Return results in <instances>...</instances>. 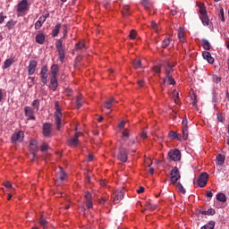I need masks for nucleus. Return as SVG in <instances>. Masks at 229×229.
Segmentation results:
<instances>
[{
  "label": "nucleus",
  "instance_id": "nucleus-48",
  "mask_svg": "<svg viewBox=\"0 0 229 229\" xmlns=\"http://www.w3.org/2000/svg\"><path fill=\"white\" fill-rule=\"evenodd\" d=\"M150 26H151L152 30H154V31H156V33H158V25L157 24V22L152 21L150 22Z\"/></svg>",
  "mask_w": 229,
  "mask_h": 229
},
{
  "label": "nucleus",
  "instance_id": "nucleus-64",
  "mask_svg": "<svg viewBox=\"0 0 229 229\" xmlns=\"http://www.w3.org/2000/svg\"><path fill=\"white\" fill-rule=\"evenodd\" d=\"M199 12H200V15H207V10L200 9Z\"/></svg>",
  "mask_w": 229,
  "mask_h": 229
},
{
  "label": "nucleus",
  "instance_id": "nucleus-41",
  "mask_svg": "<svg viewBox=\"0 0 229 229\" xmlns=\"http://www.w3.org/2000/svg\"><path fill=\"white\" fill-rule=\"evenodd\" d=\"M168 137L170 139H172L173 140H174V139H178L179 135L174 131H170L169 133H168Z\"/></svg>",
  "mask_w": 229,
  "mask_h": 229
},
{
  "label": "nucleus",
  "instance_id": "nucleus-5",
  "mask_svg": "<svg viewBox=\"0 0 229 229\" xmlns=\"http://www.w3.org/2000/svg\"><path fill=\"white\" fill-rule=\"evenodd\" d=\"M123 198H124V191L116 190L113 192L112 199L114 205H117V203H121V200L123 199Z\"/></svg>",
  "mask_w": 229,
  "mask_h": 229
},
{
  "label": "nucleus",
  "instance_id": "nucleus-54",
  "mask_svg": "<svg viewBox=\"0 0 229 229\" xmlns=\"http://www.w3.org/2000/svg\"><path fill=\"white\" fill-rule=\"evenodd\" d=\"M5 19H6V16H4L3 13H0V24H3Z\"/></svg>",
  "mask_w": 229,
  "mask_h": 229
},
{
  "label": "nucleus",
  "instance_id": "nucleus-30",
  "mask_svg": "<svg viewBox=\"0 0 229 229\" xmlns=\"http://www.w3.org/2000/svg\"><path fill=\"white\" fill-rule=\"evenodd\" d=\"M15 24H17L16 21L10 20L9 21L6 22L5 28H7V30H13L15 28Z\"/></svg>",
  "mask_w": 229,
  "mask_h": 229
},
{
  "label": "nucleus",
  "instance_id": "nucleus-21",
  "mask_svg": "<svg viewBox=\"0 0 229 229\" xmlns=\"http://www.w3.org/2000/svg\"><path fill=\"white\" fill-rule=\"evenodd\" d=\"M30 148L31 151H33V157H37V151H38V146H37V140H30Z\"/></svg>",
  "mask_w": 229,
  "mask_h": 229
},
{
  "label": "nucleus",
  "instance_id": "nucleus-16",
  "mask_svg": "<svg viewBox=\"0 0 229 229\" xmlns=\"http://www.w3.org/2000/svg\"><path fill=\"white\" fill-rule=\"evenodd\" d=\"M58 180L61 182H65V180H67V174L61 166H59V171L56 173V182H58Z\"/></svg>",
  "mask_w": 229,
  "mask_h": 229
},
{
  "label": "nucleus",
  "instance_id": "nucleus-1",
  "mask_svg": "<svg viewBox=\"0 0 229 229\" xmlns=\"http://www.w3.org/2000/svg\"><path fill=\"white\" fill-rule=\"evenodd\" d=\"M55 112L54 114L55 123L56 126L57 131L62 130V123H64V114H62V108L60 107V102H55Z\"/></svg>",
  "mask_w": 229,
  "mask_h": 229
},
{
  "label": "nucleus",
  "instance_id": "nucleus-34",
  "mask_svg": "<svg viewBox=\"0 0 229 229\" xmlns=\"http://www.w3.org/2000/svg\"><path fill=\"white\" fill-rule=\"evenodd\" d=\"M201 214L203 216H215L216 215V209L214 208H209L207 211H202Z\"/></svg>",
  "mask_w": 229,
  "mask_h": 229
},
{
  "label": "nucleus",
  "instance_id": "nucleus-19",
  "mask_svg": "<svg viewBox=\"0 0 229 229\" xmlns=\"http://www.w3.org/2000/svg\"><path fill=\"white\" fill-rule=\"evenodd\" d=\"M202 56L204 60H207L208 64H214L215 60L214 57H212V55L208 51L202 52Z\"/></svg>",
  "mask_w": 229,
  "mask_h": 229
},
{
  "label": "nucleus",
  "instance_id": "nucleus-27",
  "mask_svg": "<svg viewBox=\"0 0 229 229\" xmlns=\"http://www.w3.org/2000/svg\"><path fill=\"white\" fill-rule=\"evenodd\" d=\"M61 28H62V24L57 23L52 30V37H58Z\"/></svg>",
  "mask_w": 229,
  "mask_h": 229
},
{
  "label": "nucleus",
  "instance_id": "nucleus-40",
  "mask_svg": "<svg viewBox=\"0 0 229 229\" xmlns=\"http://www.w3.org/2000/svg\"><path fill=\"white\" fill-rule=\"evenodd\" d=\"M189 139V128H182V140H187Z\"/></svg>",
  "mask_w": 229,
  "mask_h": 229
},
{
  "label": "nucleus",
  "instance_id": "nucleus-63",
  "mask_svg": "<svg viewBox=\"0 0 229 229\" xmlns=\"http://www.w3.org/2000/svg\"><path fill=\"white\" fill-rule=\"evenodd\" d=\"M212 196H214V193H212V191H207V198H212Z\"/></svg>",
  "mask_w": 229,
  "mask_h": 229
},
{
  "label": "nucleus",
  "instance_id": "nucleus-22",
  "mask_svg": "<svg viewBox=\"0 0 229 229\" xmlns=\"http://www.w3.org/2000/svg\"><path fill=\"white\" fill-rule=\"evenodd\" d=\"M46 21V16H40L38 20L35 23V30H40L42 28V25Z\"/></svg>",
  "mask_w": 229,
  "mask_h": 229
},
{
  "label": "nucleus",
  "instance_id": "nucleus-56",
  "mask_svg": "<svg viewBox=\"0 0 229 229\" xmlns=\"http://www.w3.org/2000/svg\"><path fill=\"white\" fill-rule=\"evenodd\" d=\"M191 105L194 108L198 107V100H196V98H194L191 102Z\"/></svg>",
  "mask_w": 229,
  "mask_h": 229
},
{
  "label": "nucleus",
  "instance_id": "nucleus-24",
  "mask_svg": "<svg viewBox=\"0 0 229 229\" xmlns=\"http://www.w3.org/2000/svg\"><path fill=\"white\" fill-rule=\"evenodd\" d=\"M15 64V59L13 58H8L4 62L3 69H8L11 65H13Z\"/></svg>",
  "mask_w": 229,
  "mask_h": 229
},
{
  "label": "nucleus",
  "instance_id": "nucleus-39",
  "mask_svg": "<svg viewBox=\"0 0 229 229\" xmlns=\"http://www.w3.org/2000/svg\"><path fill=\"white\" fill-rule=\"evenodd\" d=\"M176 187L181 194H185L186 191L185 188H183V184H182V182H176Z\"/></svg>",
  "mask_w": 229,
  "mask_h": 229
},
{
  "label": "nucleus",
  "instance_id": "nucleus-62",
  "mask_svg": "<svg viewBox=\"0 0 229 229\" xmlns=\"http://www.w3.org/2000/svg\"><path fill=\"white\" fill-rule=\"evenodd\" d=\"M101 187H106V180L100 181Z\"/></svg>",
  "mask_w": 229,
  "mask_h": 229
},
{
  "label": "nucleus",
  "instance_id": "nucleus-42",
  "mask_svg": "<svg viewBox=\"0 0 229 229\" xmlns=\"http://www.w3.org/2000/svg\"><path fill=\"white\" fill-rule=\"evenodd\" d=\"M141 4L146 10H149V8H151V4L149 3V0H141Z\"/></svg>",
  "mask_w": 229,
  "mask_h": 229
},
{
  "label": "nucleus",
  "instance_id": "nucleus-55",
  "mask_svg": "<svg viewBox=\"0 0 229 229\" xmlns=\"http://www.w3.org/2000/svg\"><path fill=\"white\" fill-rule=\"evenodd\" d=\"M182 128H189L187 118L182 120Z\"/></svg>",
  "mask_w": 229,
  "mask_h": 229
},
{
  "label": "nucleus",
  "instance_id": "nucleus-13",
  "mask_svg": "<svg viewBox=\"0 0 229 229\" xmlns=\"http://www.w3.org/2000/svg\"><path fill=\"white\" fill-rule=\"evenodd\" d=\"M81 135V132H76L72 138L69 140V146L71 148H78L80 145V136Z\"/></svg>",
  "mask_w": 229,
  "mask_h": 229
},
{
  "label": "nucleus",
  "instance_id": "nucleus-59",
  "mask_svg": "<svg viewBox=\"0 0 229 229\" xmlns=\"http://www.w3.org/2000/svg\"><path fill=\"white\" fill-rule=\"evenodd\" d=\"M100 205H105V203H106V198L102 197L99 200Z\"/></svg>",
  "mask_w": 229,
  "mask_h": 229
},
{
  "label": "nucleus",
  "instance_id": "nucleus-26",
  "mask_svg": "<svg viewBox=\"0 0 229 229\" xmlns=\"http://www.w3.org/2000/svg\"><path fill=\"white\" fill-rule=\"evenodd\" d=\"M128 139H130V131L128 129H125L123 132H122V141L123 146H124V142H126V140H128Z\"/></svg>",
  "mask_w": 229,
  "mask_h": 229
},
{
  "label": "nucleus",
  "instance_id": "nucleus-8",
  "mask_svg": "<svg viewBox=\"0 0 229 229\" xmlns=\"http://www.w3.org/2000/svg\"><path fill=\"white\" fill-rule=\"evenodd\" d=\"M168 157L170 160H173L174 162H178V160H182V152H180L178 149H171L168 152Z\"/></svg>",
  "mask_w": 229,
  "mask_h": 229
},
{
  "label": "nucleus",
  "instance_id": "nucleus-57",
  "mask_svg": "<svg viewBox=\"0 0 229 229\" xmlns=\"http://www.w3.org/2000/svg\"><path fill=\"white\" fill-rule=\"evenodd\" d=\"M145 189L144 187L140 186L138 190H137V193L138 194H142V192H144Z\"/></svg>",
  "mask_w": 229,
  "mask_h": 229
},
{
  "label": "nucleus",
  "instance_id": "nucleus-12",
  "mask_svg": "<svg viewBox=\"0 0 229 229\" xmlns=\"http://www.w3.org/2000/svg\"><path fill=\"white\" fill-rule=\"evenodd\" d=\"M208 183V174L202 173L198 179L199 187H205Z\"/></svg>",
  "mask_w": 229,
  "mask_h": 229
},
{
  "label": "nucleus",
  "instance_id": "nucleus-33",
  "mask_svg": "<svg viewBox=\"0 0 229 229\" xmlns=\"http://www.w3.org/2000/svg\"><path fill=\"white\" fill-rule=\"evenodd\" d=\"M172 40H173V38H171V37L164 39L162 42V47H164V49H165V47H168L169 44H171Z\"/></svg>",
  "mask_w": 229,
  "mask_h": 229
},
{
  "label": "nucleus",
  "instance_id": "nucleus-4",
  "mask_svg": "<svg viewBox=\"0 0 229 229\" xmlns=\"http://www.w3.org/2000/svg\"><path fill=\"white\" fill-rule=\"evenodd\" d=\"M173 65L166 64L165 66V74L168 80V85H175L176 81H174V78H173V72H174V69H173Z\"/></svg>",
  "mask_w": 229,
  "mask_h": 229
},
{
  "label": "nucleus",
  "instance_id": "nucleus-47",
  "mask_svg": "<svg viewBox=\"0 0 229 229\" xmlns=\"http://www.w3.org/2000/svg\"><path fill=\"white\" fill-rule=\"evenodd\" d=\"M123 14L125 17H128V15H130V6L125 5V6L123 7Z\"/></svg>",
  "mask_w": 229,
  "mask_h": 229
},
{
  "label": "nucleus",
  "instance_id": "nucleus-32",
  "mask_svg": "<svg viewBox=\"0 0 229 229\" xmlns=\"http://www.w3.org/2000/svg\"><path fill=\"white\" fill-rule=\"evenodd\" d=\"M200 21L204 26H208L210 21L208 20V15H200Z\"/></svg>",
  "mask_w": 229,
  "mask_h": 229
},
{
  "label": "nucleus",
  "instance_id": "nucleus-45",
  "mask_svg": "<svg viewBox=\"0 0 229 229\" xmlns=\"http://www.w3.org/2000/svg\"><path fill=\"white\" fill-rule=\"evenodd\" d=\"M147 210H155L157 208V207L153 204H151V202H146L145 205Z\"/></svg>",
  "mask_w": 229,
  "mask_h": 229
},
{
  "label": "nucleus",
  "instance_id": "nucleus-31",
  "mask_svg": "<svg viewBox=\"0 0 229 229\" xmlns=\"http://www.w3.org/2000/svg\"><path fill=\"white\" fill-rule=\"evenodd\" d=\"M216 226V222L209 221L205 225L201 226L200 229H213Z\"/></svg>",
  "mask_w": 229,
  "mask_h": 229
},
{
  "label": "nucleus",
  "instance_id": "nucleus-23",
  "mask_svg": "<svg viewBox=\"0 0 229 229\" xmlns=\"http://www.w3.org/2000/svg\"><path fill=\"white\" fill-rule=\"evenodd\" d=\"M113 105H115V98H114L107 99L104 104V107L110 110Z\"/></svg>",
  "mask_w": 229,
  "mask_h": 229
},
{
  "label": "nucleus",
  "instance_id": "nucleus-2",
  "mask_svg": "<svg viewBox=\"0 0 229 229\" xmlns=\"http://www.w3.org/2000/svg\"><path fill=\"white\" fill-rule=\"evenodd\" d=\"M55 47L58 53V60L61 64H64V61L65 60V47L64 46L62 39L56 41Z\"/></svg>",
  "mask_w": 229,
  "mask_h": 229
},
{
  "label": "nucleus",
  "instance_id": "nucleus-36",
  "mask_svg": "<svg viewBox=\"0 0 229 229\" xmlns=\"http://www.w3.org/2000/svg\"><path fill=\"white\" fill-rule=\"evenodd\" d=\"M83 47H85V41H83V40L79 41V42L75 45V49H76V51H80V50L83 49Z\"/></svg>",
  "mask_w": 229,
  "mask_h": 229
},
{
  "label": "nucleus",
  "instance_id": "nucleus-10",
  "mask_svg": "<svg viewBox=\"0 0 229 229\" xmlns=\"http://www.w3.org/2000/svg\"><path fill=\"white\" fill-rule=\"evenodd\" d=\"M42 134L47 138L51 137V135H53V124L49 123H44Z\"/></svg>",
  "mask_w": 229,
  "mask_h": 229
},
{
  "label": "nucleus",
  "instance_id": "nucleus-29",
  "mask_svg": "<svg viewBox=\"0 0 229 229\" xmlns=\"http://www.w3.org/2000/svg\"><path fill=\"white\" fill-rule=\"evenodd\" d=\"M59 71H60V67H58V64H53L51 66L52 76H55V78H56Z\"/></svg>",
  "mask_w": 229,
  "mask_h": 229
},
{
  "label": "nucleus",
  "instance_id": "nucleus-61",
  "mask_svg": "<svg viewBox=\"0 0 229 229\" xmlns=\"http://www.w3.org/2000/svg\"><path fill=\"white\" fill-rule=\"evenodd\" d=\"M139 87H143L145 85L144 80L138 81Z\"/></svg>",
  "mask_w": 229,
  "mask_h": 229
},
{
  "label": "nucleus",
  "instance_id": "nucleus-58",
  "mask_svg": "<svg viewBox=\"0 0 229 229\" xmlns=\"http://www.w3.org/2000/svg\"><path fill=\"white\" fill-rule=\"evenodd\" d=\"M126 123L124 121L121 122L118 125V128H120V130H123V128H124Z\"/></svg>",
  "mask_w": 229,
  "mask_h": 229
},
{
  "label": "nucleus",
  "instance_id": "nucleus-3",
  "mask_svg": "<svg viewBox=\"0 0 229 229\" xmlns=\"http://www.w3.org/2000/svg\"><path fill=\"white\" fill-rule=\"evenodd\" d=\"M117 159L123 163L128 161V150L124 148V143L123 142L120 143Z\"/></svg>",
  "mask_w": 229,
  "mask_h": 229
},
{
  "label": "nucleus",
  "instance_id": "nucleus-17",
  "mask_svg": "<svg viewBox=\"0 0 229 229\" xmlns=\"http://www.w3.org/2000/svg\"><path fill=\"white\" fill-rule=\"evenodd\" d=\"M84 198L87 208H92V207H94V204L92 203V194L87 191Z\"/></svg>",
  "mask_w": 229,
  "mask_h": 229
},
{
  "label": "nucleus",
  "instance_id": "nucleus-38",
  "mask_svg": "<svg viewBox=\"0 0 229 229\" xmlns=\"http://www.w3.org/2000/svg\"><path fill=\"white\" fill-rule=\"evenodd\" d=\"M202 47L206 51H210V42H208L207 39H202Z\"/></svg>",
  "mask_w": 229,
  "mask_h": 229
},
{
  "label": "nucleus",
  "instance_id": "nucleus-15",
  "mask_svg": "<svg viewBox=\"0 0 229 229\" xmlns=\"http://www.w3.org/2000/svg\"><path fill=\"white\" fill-rule=\"evenodd\" d=\"M39 74H40L42 84L46 85V83H47V65H43L41 67V71Z\"/></svg>",
  "mask_w": 229,
  "mask_h": 229
},
{
  "label": "nucleus",
  "instance_id": "nucleus-20",
  "mask_svg": "<svg viewBox=\"0 0 229 229\" xmlns=\"http://www.w3.org/2000/svg\"><path fill=\"white\" fill-rule=\"evenodd\" d=\"M57 88H58V80L56 79V76H52L50 79L49 89H51V90H56Z\"/></svg>",
  "mask_w": 229,
  "mask_h": 229
},
{
  "label": "nucleus",
  "instance_id": "nucleus-7",
  "mask_svg": "<svg viewBox=\"0 0 229 229\" xmlns=\"http://www.w3.org/2000/svg\"><path fill=\"white\" fill-rule=\"evenodd\" d=\"M30 10V4L28 0H21L17 4V13H26Z\"/></svg>",
  "mask_w": 229,
  "mask_h": 229
},
{
  "label": "nucleus",
  "instance_id": "nucleus-11",
  "mask_svg": "<svg viewBox=\"0 0 229 229\" xmlns=\"http://www.w3.org/2000/svg\"><path fill=\"white\" fill-rule=\"evenodd\" d=\"M24 114H25V117H27V121H35V110H33V108H31V106H25L24 107Z\"/></svg>",
  "mask_w": 229,
  "mask_h": 229
},
{
  "label": "nucleus",
  "instance_id": "nucleus-37",
  "mask_svg": "<svg viewBox=\"0 0 229 229\" xmlns=\"http://www.w3.org/2000/svg\"><path fill=\"white\" fill-rule=\"evenodd\" d=\"M132 64H133L134 69H140L142 67V63L139 59H135L132 62Z\"/></svg>",
  "mask_w": 229,
  "mask_h": 229
},
{
  "label": "nucleus",
  "instance_id": "nucleus-53",
  "mask_svg": "<svg viewBox=\"0 0 229 229\" xmlns=\"http://www.w3.org/2000/svg\"><path fill=\"white\" fill-rule=\"evenodd\" d=\"M173 96H174V99H180V93H178V91H176V89L173 90Z\"/></svg>",
  "mask_w": 229,
  "mask_h": 229
},
{
  "label": "nucleus",
  "instance_id": "nucleus-6",
  "mask_svg": "<svg viewBox=\"0 0 229 229\" xmlns=\"http://www.w3.org/2000/svg\"><path fill=\"white\" fill-rule=\"evenodd\" d=\"M170 176H171V183L174 185L175 183L178 182V180L182 178V175L180 174V170L178 169V167L174 166L172 169L170 173Z\"/></svg>",
  "mask_w": 229,
  "mask_h": 229
},
{
  "label": "nucleus",
  "instance_id": "nucleus-28",
  "mask_svg": "<svg viewBox=\"0 0 229 229\" xmlns=\"http://www.w3.org/2000/svg\"><path fill=\"white\" fill-rule=\"evenodd\" d=\"M177 35L181 42H185V38H183L185 37V31H183V29L179 28Z\"/></svg>",
  "mask_w": 229,
  "mask_h": 229
},
{
  "label": "nucleus",
  "instance_id": "nucleus-49",
  "mask_svg": "<svg viewBox=\"0 0 229 229\" xmlns=\"http://www.w3.org/2000/svg\"><path fill=\"white\" fill-rule=\"evenodd\" d=\"M39 225L43 226L44 229H47V226L46 225H47V220L41 218L39 221Z\"/></svg>",
  "mask_w": 229,
  "mask_h": 229
},
{
  "label": "nucleus",
  "instance_id": "nucleus-14",
  "mask_svg": "<svg viewBox=\"0 0 229 229\" xmlns=\"http://www.w3.org/2000/svg\"><path fill=\"white\" fill-rule=\"evenodd\" d=\"M37 65H38V63L36 60H30L29 66H28V74L29 76H33V73L35 71H37Z\"/></svg>",
  "mask_w": 229,
  "mask_h": 229
},
{
  "label": "nucleus",
  "instance_id": "nucleus-25",
  "mask_svg": "<svg viewBox=\"0 0 229 229\" xmlns=\"http://www.w3.org/2000/svg\"><path fill=\"white\" fill-rule=\"evenodd\" d=\"M32 110L35 112H38L40 110V100L39 99H34L31 103Z\"/></svg>",
  "mask_w": 229,
  "mask_h": 229
},
{
  "label": "nucleus",
  "instance_id": "nucleus-46",
  "mask_svg": "<svg viewBox=\"0 0 229 229\" xmlns=\"http://www.w3.org/2000/svg\"><path fill=\"white\" fill-rule=\"evenodd\" d=\"M75 103H76V108L79 110V108L83 106V104L81 103V97L78 96L76 98Z\"/></svg>",
  "mask_w": 229,
  "mask_h": 229
},
{
  "label": "nucleus",
  "instance_id": "nucleus-43",
  "mask_svg": "<svg viewBox=\"0 0 229 229\" xmlns=\"http://www.w3.org/2000/svg\"><path fill=\"white\" fill-rule=\"evenodd\" d=\"M216 160L219 164V165H223L225 164V156L219 154L217 157H216Z\"/></svg>",
  "mask_w": 229,
  "mask_h": 229
},
{
  "label": "nucleus",
  "instance_id": "nucleus-9",
  "mask_svg": "<svg viewBox=\"0 0 229 229\" xmlns=\"http://www.w3.org/2000/svg\"><path fill=\"white\" fill-rule=\"evenodd\" d=\"M24 140V132L22 131H19L17 132H14L12 135L11 142L13 144H15L17 142H22Z\"/></svg>",
  "mask_w": 229,
  "mask_h": 229
},
{
  "label": "nucleus",
  "instance_id": "nucleus-35",
  "mask_svg": "<svg viewBox=\"0 0 229 229\" xmlns=\"http://www.w3.org/2000/svg\"><path fill=\"white\" fill-rule=\"evenodd\" d=\"M216 199L217 201L225 203V201H226V195H225L224 193H218L216 194Z\"/></svg>",
  "mask_w": 229,
  "mask_h": 229
},
{
  "label": "nucleus",
  "instance_id": "nucleus-51",
  "mask_svg": "<svg viewBox=\"0 0 229 229\" xmlns=\"http://www.w3.org/2000/svg\"><path fill=\"white\" fill-rule=\"evenodd\" d=\"M41 151H47L49 149V145L47 143H43L40 147Z\"/></svg>",
  "mask_w": 229,
  "mask_h": 229
},
{
  "label": "nucleus",
  "instance_id": "nucleus-60",
  "mask_svg": "<svg viewBox=\"0 0 229 229\" xmlns=\"http://www.w3.org/2000/svg\"><path fill=\"white\" fill-rule=\"evenodd\" d=\"M4 187H6L7 189H12V182H4Z\"/></svg>",
  "mask_w": 229,
  "mask_h": 229
},
{
  "label": "nucleus",
  "instance_id": "nucleus-18",
  "mask_svg": "<svg viewBox=\"0 0 229 229\" xmlns=\"http://www.w3.org/2000/svg\"><path fill=\"white\" fill-rule=\"evenodd\" d=\"M35 40L37 44H40V46H42V44L46 42V35L42 32H39L35 36Z\"/></svg>",
  "mask_w": 229,
  "mask_h": 229
},
{
  "label": "nucleus",
  "instance_id": "nucleus-50",
  "mask_svg": "<svg viewBox=\"0 0 229 229\" xmlns=\"http://www.w3.org/2000/svg\"><path fill=\"white\" fill-rule=\"evenodd\" d=\"M153 71L156 74H160L162 72V68L157 65L153 67Z\"/></svg>",
  "mask_w": 229,
  "mask_h": 229
},
{
  "label": "nucleus",
  "instance_id": "nucleus-44",
  "mask_svg": "<svg viewBox=\"0 0 229 229\" xmlns=\"http://www.w3.org/2000/svg\"><path fill=\"white\" fill-rule=\"evenodd\" d=\"M129 38H131V40H135L137 38V30H131L129 35Z\"/></svg>",
  "mask_w": 229,
  "mask_h": 229
},
{
  "label": "nucleus",
  "instance_id": "nucleus-52",
  "mask_svg": "<svg viewBox=\"0 0 229 229\" xmlns=\"http://www.w3.org/2000/svg\"><path fill=\"white\" fill-rule=\"evenodd\" d=\"M135 140H130L127 143V148H132L133 146H135Z\"/></svg>",
  "mask_w": 229,
  "mask_h": 229
}]
</instances>
